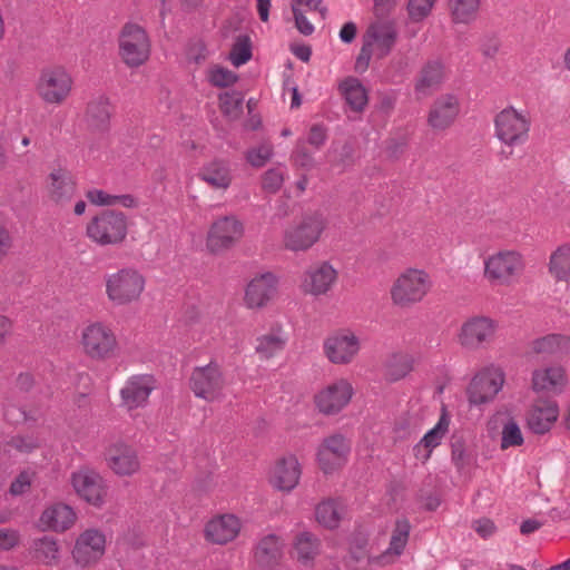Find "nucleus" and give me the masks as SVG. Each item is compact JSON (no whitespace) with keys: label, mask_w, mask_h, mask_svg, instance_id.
<instances>
[{"label":"nucleus","mask_w":570,"mask_h":570,"mask_svg":"<svg viewBox=\"0 0 570 570\" xmlns=\"http://www.w3.org/2000/svg\"><path fill=\"white\" fill-rule=\"evenodd\" d=\"M444 65L441 60H430L421 69L415 82V92L422 96L430 95L439 89L444 80Z\"/></svg>","instance_id":"c85d7f7f"},{"label":"nucleus","mask_w":570,"mask_h":570,"mask_svg":"<svg viewBox=\"0 0 570 570\" xmlns=\"http://www.w3.org/2000/svg\"><path fill=\"white\" fill-rule=\"evenodd\" d=\"M111 107L106 96L91 100L86 110V122L95 132H107L110 129Z\"/></svg>","instance_id":"bb28decb"},{"label":"nucleus","mask_w":570,"mask_h":570,"mask_svg":"<svg viewBox=\"0 0 570 570\" xmlns=\"http://www.w3.org/2000/svg\"><path fill=\"white\" fill-rule=\"evenodd\" d=\"M450 419L445 412L442 413L438 423L430 429L420 440L425 449H435L441 444L442 439L449 430Z\"/></svg>","instance_id":"a18cd8bd"},{"label":"nucleus","mask_w":570,"mask_h":570,"mask_svg":"<svg viewBox=\"0 0 570 570\" xmlns=\"http://www.w3.org/2000/svg\"><path fill=\"white\" fill-rule=\"evenodd\" d=\"M352 442L342 433L325 436L317 446L316 461L324 474H333L348 462Z\"/></svg>","instance_id":"423d86ee"},{"label":"nucleus","mask_w":570,"mask_h":570,"mask_svg":"<svg viewBox=\"0 0 570 570\" xmlns=\"http://www.w3.org/2000/svg\"><path fill=\"white\" fill-rule=\"evenodd\" d=\"M76 521V513L65 503H56L47 508L40 515V523L45 529L63 532Z\"/></svg>","instance_id":"a878e982"},{"label":"nucleus","mask_w":570,"mask_h":570,"mask_svg":"<svg viewBox=\"0 0 570 570\" xmlns=\"http://www.w3.org/2000/svg\"><path fill=\"white\" fill-rule=\"evenodd\" d=\"M253 57L252 41L249 36L239 35L230 49L228 59L236 68L247 63Z\"/></svg>","instance_id":"37998d69"},{"label":"nucleus","mask_w":570,"mask_h":570,"mask_svg":"<svg viewBox=\"0 0 570 570\" xmlns=\"http://www.w3.org/2000/svg\"><path fill=\"white\" fill-rule=\"evenodd\" d=\"M273 156V149L269 146L262 145L252 148L246 153V160L256 168L263 167Z\"/></svg>","instance_id":"864d4df0"},{"label":"nucleus","mask_w":570,"mask_h":570,"mask_svg":"<svg viewBox=\"0 0 570 570\" xmlns=\"http://www.w3.org/2000/svg\"><path fill=\"white\" fill-rule=\"evenodd\" d=\"M278 279L266 272L254 277L246 286L244 302L248 308L264 307L275 295Z\"/></svg>","instance_id":"aec40b11"},{"label":"nucleus","mask_w":570,"mask_h":570,"mask_svg":"<svg viewBox=\"0 0 570 570\" xmlns=\"http://www.w3.org/2000/svg\"><path fill=\"white\" fill-rule=\"evenodd\" d=\"M244 95L232 90L219 95V106L224 115L238 117L243 112Z\"/></svg>","instance_id":"49530a36"},{"label":"nucleus","mask_w":570,"mask_h":570,"mask_svg":"<svg viewBox=\"0 0 570 570\" xmlns=\"http://www.w3.org/2000/svg\"><path fill=\"white\" fill-rule=\"evenodd\" d=\"M364 37L377 43L381 56H387L396 42L397 32L392 23H381L371 26Z\"/></svg>","instance_id":"c9c22d12"},{"label":"nucleus","mask_w":570,"mask_h":570,"mask_svg":"<svg viewBox=\"0 0 570 570\" xmlns=\"http://www.w3.org/2000/svg\"><path fill=\"white\" fill-rule=\"evenodd\" d=\"M292 11L294 14L295 26L297 30L304 36H311L315 30L313 23L296 6H292Z\"/></svg>","instance_id":"052dcab7"},{"label":"nucleus","mask_w":570,"mask_h":570,"mask_svg":"<svg viewBox=\"0 0 570 570\" xmlns=\"http://www.w3.org/2000/svg\"><path fill=\"white\" fill-rule=\"evenodd\" d=\"M410 531L411 524L407 519L397 520L390 540L389 551L396 556L402 554L407 543Z\"/></svg>","instance_id":"de8ad7c7"},{"label":"nucleus","mask_w":570,"mask_h":570,"mask_svg":"<svg viewBox=\"0 0 570 570\" xmlns=\"http://www.w3.org/2000/svg\"><path fill=\"white\" fill-rule=\"evenodd\" d=\"M325 227L326 222L322 214L304 216L297 226L286 230L284 237L286 248L295 252L308 249L318 240Z\"/></svg>","instance_id":"1a4fd4ad"},{"label":"nucleus","mask_w":570,"mask_h":570,"mask_svg":"<svg viewBox=\"0 0 570 570\" xmlns=\"http://www.w3.org/2000/svg\"><path fill=\"white\" fill-rule=\"evenodd\" d=\"M435 1L409 0L406 9L411 20L419 22L425 19L430 14Z\"/></svg>","instance_id":"603ef678"},{"label":"nucleus","mask_w":570,"mask_h":570,"mask_svg":"<svg viewBox=\"0 0 570 570\" xmlns=\"http://www.w3.org/2000/svg\"><path fill=\"white\" fill-rule=\"evenodd\" d=\"M87 199L97 206H112L114 205V195L106 193L102 189H89L86 193Z\"/></svg>","instance_id":"680f3d73"},{"label":"nucleus","mask_w":570,"mask_h":570,"mask_svg":"<svg viewBox=\"0 0 570 570\" xmlns=\"http://www.w3.org/2000/svg\"><path fill=\"white\" fill-rule=\"evenodd\" d=\"M357 27L354 22L344 23L340 30L338 37L343 43H352L356 37Z\"/></svg>","instance_id":"338daca9"},{"label":"nucleus","mask_w":570,"mask_h":570,"mask_svg":"<svg viewBox=\"0 0 570 570\" xmlns=\"http://www.w3.org/2000/svg\"><path fill=\"white\" fill-rule=\"evenodd\" d=\"M284 543L281 537L269 533L261 538L255 547L254 558L263 569L275 568L283 557Z\"/></svg>","instance_id":"393cba45"},{"label":"nucleus","mask_w":570,"mask_h":570,"mask_svg":"<svg viewBox=\"0 0 570 570\" xmlns=\"http://www.w3.org/2000/svg\"><path fill=\"white\" fill-rule=\"evenodd\" d=\"M244 224L235 215H226L213 222L207 236V248L220 253L234 246L244 235Z\"/></svg>","instance_id":"9d476101"},{"label":"nucleus","mask_w":570,"mask_h":570,"mask_svg":"<svg viewBox=\"0 0 570 570\" xmlns=\"http://www.w3.org/2000/svg\"><path fill=\"white\" fill-rule=\"evenodd\" d=\"M283 181V173L276 168H271L264 174L262 186L268 193H276L281 189Z\"/></svg>","instance_id":"6e6d98bb"},{"label":"nucleus","mask_w":570,"mask_h":570,"mask_svg":"<svg viewBox=\"0 0 570 570\" xmlns=\"http://www.w3.org/2000/svg\"><path fill=\"white\" fill-rule=\"evenodd\" d=\"M315 517L321 525L330 530L338 528L342 519L338 500L326 499L320 502L315 508Z\"/></svg>","instance_id":"4c0bfd02"},{"label":"nucleus","mask_w":570,"mask_h":570,"mask_svg":"<svg viewBox=\"0 0 570 570\" xmlns=\"http://www.w3.org/2000/svg\"><path fill=\"white\" fill-rule=\"evenodd\" d=\"M320 540L308 531L298 533L295 538L294 548L297 552V560L303 564L313 562L320 552Z\"/></svg>","instance_id":"e433bc0d"},{"label":"nucleus","mask_w":570,"mask_h":570,"mask_svg":"<svg viewBox=\"0 0 570 570\" xmlns=\"http://www.w3.org/2000/svg\"><path fill=\"white\" fill-rule=\"evenodd\" d=\"M129 219L124 212L106 208L88 222L86 236L99 246H118L126 240Z\"/></svg>","instance_id":"f257e3e1"},{"label":"nucleus","mask_w":570,"mask_h":570,"mask_svg":"<svg viewBox=\"0 0 570 570\" xmlns=\"http://www.w3.org/2000/svg\"><path fill=\"white\" fill-rule=\"evenodd\" d=\"M81 343L86 354L97 360L110 357L117 347L114 332L100 322L92 323L83 330Z\"/></svg>","instance_id":"ddd939ff"},{"label":"nucleus","mask_w":570,"mask_h":570,"mask_svg":"<svg viewBox=\"0 0 570 570\" xmlns=\"http://www.w3.org/2000/svg\"><path fill=\"white\" fill-rule=\"evenodd\" d=\"M430 287V277L424 271L410 268L394 282L391 298L395 305L407 307L421 302Z\"/></svg>","instance_id":"20e7f679"},{"label":"nucleus","mask_w":570,"mask_h":570,"mask_svg":"<svg viewBox=\"0 0 570 570\" xmlns=\"http://www.w3.org/2000/svg\"><path fill=\"white\" fill-rule=\"evenodd\" d=\"M459 111L458 98L451 94L443 95L434 101L429 112V125L434 129H445L452 125Z\"/></svg>","instance_id":"5701e85b"},{"label":"nucleus","mask_w":570,"mask_h":570,"mask_svg":"<svg viewBox=\"0 0 570 570\" xmlns=\"http://www.w3.org/2000/svg\"><path fill=\"white\" fill-rule=\"evenodd\" d=\"M291 52L301 61L308 62L312 56V48L304 43H292L289 46Z\"/></svg>","instance_id":"774afa93"},{"label":"nucleus","mask_w":570,"mask_h":570,"mask_svg":"<svg viewBox=\"0 0 570 570\" xmlns=\"http://www.w3.org/2000/svg\"><path fill=\"white\" fill-rule=\"evenodd\" d=\"M327 140V129L322 124H314L309 128L306 142L313 146L315 149H321Z\"/></svg>","instance_id":"13d9d810"},{"label":"nucleus","mask_w":570,"mask_h":570,"mask_svg":"<svg viewBox=\"0 0 570 570\" xmlns=\"http://www.w3.org/2000/svg\"><path fill=\"white\" fill-rule=\"evenodd\" d=\"M504 379L503 373L482 371L471 380L466 395L470 405H482L492 401L501 391Z\"/></svg>","instance_id":"f3484780"},{"label":"nucleus","mask_w":570,"mask_h":570,"mask_svg":"<svg viewBox=\"0 0 570 570\" xmlns=\"http://www.w3.org/2000/svg\"><path fill=\"white\" fill-rule=\"evenodd\" d=\"M301 466L294 455L283 458L275 468L274 487L281 491H292L299 481Z\"/></svg>","instance_id":"cd10ccee"},{"label":"nucleus","mask_w":570,"mask_h":570,"mask_svg":"<svg viewBox=\"0 0 570 570\" xmlns=\"http://www.w3.org/2000/svg\"><path fill=\"white\" fill-rule=\"evenodd\" d=\"M18 541L16 531L0 530V549L10 550L18 544Z\"/></svg>","instance_id":"69168bd1"},{"label":"nucleus","mask_w":570,"mask_h":570,"mask_svg":"<svg viewBox=\"0 0 570 570\" xmlns=\"http://www.w3.org/2000/svg\"><path fill=\"white\" fill-rule=\"evenodd\" d=\"M566 381V373L561 366H548L535 370L532 374V387L537 392L561 389Z\"/></svg>","instance_id":"473e14b6"},{"label":"nucleus","mask_w":570,"mask_h":570,"mask_svg":"<svg viewBox=\"0 0 570 570\" xmlns=\"http://www.w3.org/2000/svg\"><path fill=\"white\" fill-rule=\"evenodd\" d=\"M360 341L348 331H341L328 336L324 342V353L334 364H347L357 354Z\"/></svg>","instance_id":"a211bd4d"},{"label":"nucleus","mask_w":570,"mask_h":570,"mask_svg":"<svg viewBox=\"0 0 570 570\" xmlns=\"http://www.w3.org/2000/svg\"><path fill=\"white\" fill-rule=\"evenodd\" d=\"M292 159L297 167L311 169L314 167V157L305 146V141H298L292 153Z\"/></svg>","instance_id":"5fc2aeb1"},{"label":"nucleus","mask_w":570,"mask_h":570,"mask_svg":"<svg viewBox=\"0 0 570 570\" xmlns=\"http://www.w3.org/2000/svg\"><path fill=\"white\" fill-rule=\"evenodd\" d=\"M337 273L327 262L308 272L304 281L305 291L313 295L325 294L336 279Z\"/></svg>","instance_id":"c756f323"},{"label":"nucleus","mask_w":570,"mask_h":570,"mask_svg":"<svg viewBox=\"0 0 570 570\" xmlns=\"http://www.w3.org/2000/svg\"><path fill=\"white\" fill-rule=\"evenodd\" d=\"M106 460L108 466L118 475H131L140 465L136 451L124 442L110 445Z\"/></svg>","instance_id":"412c9836"},{"label":"nucleus","mask_w":570,"mask_h":570,"mask_svg":"<svg viewBox=\"0 0 570 570\" xmlns=\"http://www.w3.org/2000/svg\"><path fill=\"white\" fill-rule=\"evenodd\" d=\"M531 348L535 354H568L570 353V337L563 334H548L533 340Z\"/></svg>","instance_id":"72a5a7b5"},{"label":"nucleus","mask_w":570,"mask_h":570,"mask_svg":"<svg viewBox=\"0 0 570 570\" xmlns=\"http://www.w3.org/2000/svg\"><path fill=\"white\" fill-rule=\"evenodd\" d=\"M451 461L459 472L471 465L473 454L466 449L462 436L453 435L451 439Z\"/></svg>","instance_id":"c03bdc74"},{"label":"nucleus","mask_w":570,"mask_h":570,"mask_svg":"<svg viewBox=\"0 0 570 570\" xmlns=\"http://www.w3.org/2000/svg\"><path fill=\"white\" fill-rule=\"evenodd\" d=\"M32 474L28 471H21L11 482L9 492L17 497L24 494L31 488Z\"/></svg>","instance_id":"4d7b16f0"},{"label":"nucleus","mask_w":570,"mask_h":570,"mask_svg":"<svg viewBox=\"0 0 570 570\" xmlns=\"http://www.w3.org/2000/svg\"><path fill=\"white\" fill-rule=\"evenodd\" d=\"M72 79L62 67L45 68L39 77L37 90L47 104L59 105L70 94Z\"/></svg>","instance_id":"9b49d317"},{"label":"nucleus","mask_w":570,"mask_h":570,"mask_svg":"<svg viewBox=\"0 0 570 570\" xmlns=\"http://www.w3.org/2000/svg\"><path fill=\"white\" fill-rule=\"evenodd\" d=\"M106 534L96 528L82 531L71 550L75 564L80 569L96 566L106 553Z\"/></svg>","instance_id":"6e6552de"},{"label":"nucleus","mask_w":570,"mask_h":570,"mask_svg":"<svg viewBox=\"0 0 570 570\" xmlns=\"http://www.w3.org/2000/svg\"><path fill=\"white\" fill-rule=\"evenodd\" d=\"M353 393L354 390L346 380H338L315 395V405L322 414L334 415L350 403Z\"/></svg>","instance_id":"dca6fc26"},{"label":"nucleus","mask_w":570,"mask_h":570,"mask_svg":"<svg viewBox=\"0 0 570 570\" xmlns=\"http://www.w3.org/2000/svg\"><path fill=\"white\" fill-rule=\"evenodd\" d=\"M499 325L488 316H473L461 326L459 343L469 350H476L493 341Z\"/></svg>","instance_id":"4468645a"},{"label":"nucleus","mask_w":570,"mask_h":570,"mask_svg":"<svg viewBox=\"0 0 570 570\" xmlns=\"http://www.w3.org/2000/svg\"><path fill=\"white\" fill-rule=\"evenodd\" d=\"M521 255L514 250L499 252L484 261V276L491 282L510 284L523 271Z\"/></svg>","instance_id":"f8f14e48"},{"label":"nucleus","mask_w":570,"mask_h":570,"mask_svg":"<svg viewBox=\"0 0 570 570\" xmlns=\"http://www.w3.org/2000/svg\"><path fill=\"white\" fill-rule=\"evenodd\" d=\"M413 370V360L409 355L393 354L386 363V377L396 382L405 377Z\"/></svg>","instance_id":"79ce46f5"},{"label":"nucleus","mask_w":570,"mask_h":570,"mask_svg":"<svg viewBox=\"0 0 570 570\" xmlns=\"http://www.w3.org/2000/svg\"><path fill=\"white\" fill-rule=\"evenodd\" d=\"M239 520L233 514H224L212 519L205 527L206 539L216 544H226L239 532Z\"/></svg>","instance_id":"b1692460"},{"label":"nucleus","mask_w":570,"mask_h":570,"mask_svg":"<svg viewBox=\"0 0 570 570\" xmlns=\"http://www.w3.org/2000/svg\"><path fill=\"white\" fill-rule=\"evenodd\" d=\"M49 179L51 181L50 194L56 202H69L72 198L76 191V183L67 169L52 170Z\"/></svg>","instance_id":"2f4dec72"},{"label":"nucleus","mask_w":570,"mask_h":570,"mask_svg":"<svg viewBox=\"0 0 570 570\" xmlns=\"http://www.w3.org/2000/svg\"><path fill=\"white\" fill-rule=\"evenodd\" d=\"M285 342L276 334H267L257 338L256 352L265 358L272 357L284 348Z\"/></svg>","instance_id":"8fccbe9b"},{"label":"nucleus","mask_w":570,"mask_h":570,"mask_svg":"<svg viewBox=\"0 0 570 570\" xmlns=\"http://www.w3.org/2000/svg\"><path fill=\"white\" fill-rule=\"evenodd\" d=\"M155 387L156 380L154 375H131L120 390L121 406L126 407L127 411H134L146 406Z\"/></svg>","instance_id":"2eb2a0df"},{"label":"nucleus","mask_w":570,"mask_h":570,"mask_svg":"<svg viewBox=\"0 0 570 570\" xmlns=\"http://www.w3.org/2000/svg\"><path fill=\"white\" fill-rule=\"evenodd\" d=\"M145 287V278L136 269L122 268L106 278V293L116 305L136 301Z\"/></svg>","instance_id":"39448f33"},{"label":"nucleus","mask_w":570,"mask_h":570,"mask_svg":"<svg viewBox=\"0 0 570 570\" xmlns=\"http://www.w3.org/2000/svg\"><path fill=\"white\" fill-rule=\"evenodd\" d=\"M530 119L509 106L497 114L494 118L495 137L508 147L527 142L530 131Z\"/></svg>","instance_id":"7ed1b4c3"},{"label":"nucleus","mask_w":570,"mask_h":570,"mask_svg":"<svg viewBox=\"0 0 570 570\" xmlns=\"http://www.w3.org/2000/svg\"><path fill=\"white\" fill-rule=\"evenodd\" d=\"M372 40H367L366 37H364V42L355 61L356 72L363 73L367 70L370 60L372 58Z\"/></svg>","instance_id":"bf43d9fd"},{"label":"nucleus","mask_w":570,"mask_h":570,"mask_svg":"<svg viewBox=\"0 0 570 570\" xmlns=\"http://www.w3.org/2000/svg\"><path fill=\"white\" fill-rule=\"evenodd\" d=\"M36 558L43 564L52 566L59 560L60 548L56 538L43 535L33 541Z\"/></svg>","instance_id":"ea45409f"},{"label":"nucleus","mask_w":570,"mask_h":570,"mask_svg":"<svg viewBox=\"0 0 570 570\" xmlns=\"http://www.w3.org/2000/svg\"><path fill=\"white\" fill-rule=\"evenodd\" d=\"M524 442L519 424L510 419L502 429L501 433V449L507 450L511 446H520Z\"/></svg>","instance_id":"09e8293b"},{"label":"nucleus","mask_w":570,"mask_h":570,"mask_svg":"<svg viewBox=\"0 0 570 570\" xmlns=\"http://www.w3.org/2000/svg\"><path fill=\"white\" fill-rule=\"evenodd\" d=\"M450 7L455 23H470L476 18L480 0H450Z\"/></svg>","instance_id":"a19ab883"},{"label":"nucleus","mask_w":570,"mask_h":570,"mask_svg":"<svg viewBox=\"0 0 570 570\" xmlns=\"http://www.w3.org/2000/svg\"><path fill=\"white\" fill-rule=\"evenodd\" d=\"M549 272L558 282L570 281V244L558 247L551 254Z\"/></svg>","instance_id":"58836bf2"},{"label":"nucleus","mask_w":570,"mask_h":570,"mask_svg":"<svg viewBox=\"0 0 570 570\" xmlns=\"http://www.w3.org/2000/svg\"><path fill=\"white\" fill-rule=\"evenodd\" d=\"M224 385V374L220 365L215 360L204 366H196L189 379V387L195 396L208 402L222 396Z\"/></svg>","instance_id":"0eeeda50"},{"label":"nucleus","mask_w":570,"mask_h":570,"mask_svg":"<svg viewBox=\"0 0 570 570\" xmlns=\"http://www.w3.org/2000/svg\"><path fill=\"white\" fill-rule=\"evenodd\" d=\"M198 177L214 188L226 189L232 181L228 166L220 160H214L203 166Z\"/></svg>","instance_id":"f704fd0d"},{"label":"nucleus","mask_w":570,"mask_h":570,"mask_svg":"<svg viewBox=\"0 0 570 570\" xmlns=\"http://www.w3.org/2000/svg\"><path fill=\"white\" fill-rule=\"evenodd\" d=\"M10 445L20 452L30 453L38 448V442L30 436L16 435L11 439Z\"/></svg>","instance_id":"e2e57ef3"},{"label":"nucleus","mask_w":570,"mask_h":570,"mask_svg":"<svg viewBox=\"0 0 570 570\" xmlns=\"http://www.w3.org/2000/svg\"><path fill=\"white\" fill-rule=\"evenodd\" d=\"M473 528L475 532L483 539L490 538L497 530L494 522L488 518H482L474 521Z\"/></svg>","instance_id":"0e129e2a"},{"label":"nucleus","mask_w":570,"mask_h":570,"mask_svg":"<svg viewBox=\"0 0 570 570\" xmlns=\"http://www.w3.org/2000/svg\"><path fill=\"white\" fill-rule=\"evenodd\" d=\"M208 79L214 87L226 88L234 85L238 76L225 67L216 66L210 70Z\"/></svg>","instance_id":"3c124183"},{"label":"nucleus","mask_w":570,"mask_h":570,"mask_svg":"<svg viewBox=\"0 0 570 570\" xmlns=\"http://www.w3.org/2000/svg\"><path fill=\"white\" fill-rule=\"evenodd\" d=\"M340 90L348 105V107L356 112L365 109L368 96L367 90L362 85L360 79L355 77H347L340 83Z\"/></svg>","instance_id":"7c9ffc66"},{"label":"nucleus","mask_w":570,"mask_h":570,"mask_svg":"<svg viewBox=\"0 0 570 570\" xmlns=\"http://www.w3.org/2000/svg\"><path fill=\"white\" fill-rule=\"evenodd\" d=\"M559 406L556 401L548 400L535 403L527 416L528 429L534 434H546L558 420Z\"/></svg>","instance_id":"4be33fe9"},{"label":"nucleus","mask_w":570,"mask_h":570,"mask_svg":"<svg viewBox=\"0 0 570 570\" xmlns=\"http://www.w3.org/2000/svg\"><path fill=\"white\" fill-rule=\"evenodd\" d=\"M119 56L129 68L142 66L150 56L151 43L145 28L138 23L126 22L118 38Z\"/></svg>","instance_id":"f03ea898"},{"label":"nucleus","mask_w":570,"mask_h":570,"mask_svg":"<svg viewBox=\"0 0 570 570\" xmlns=\"http://www.w3.org/2000/svg\"><path fill=\"white\" fill-rule=\"evenodd\" d=\"M71 483L77 494L86 502L101 507L106 495L102 478L92 470L73 472Z\"/></svg>","instance_id":"6ab92c4d"}]
</instances>
